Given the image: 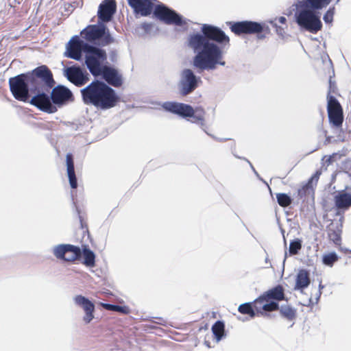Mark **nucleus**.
I'll return each mask as SVG.
<instances>
[{
    "label": "nucleus",
    "instance_id": "nucleus-42",
    "mask_svg": "<svg viewBox=\"0 0 351 351\" xmlns=\"http://www.w3.org/2000/svg\"><path fill=\"white\" fill-rule=\"evenodd\" d=\"M321 295V291H319V296Z\"/></svg>",
    "mask_w": 351,
    "mask_h": 351
},
{
    "label": "nucleus",
    "instance_id": "nucleus-16",
    "mask_svg": "<svg viewBox=\"0 0 351 351\" xmlns=\"http://www.w3.org/2000/svg\"><path fill=\"white\" fill-rule=\"evenodd\" d=\"M75 304L80 306L84 311V315L83 317V321L86 324L90 323L95 317V305L88 298L78 295L73 298Z\"/></svg>",
    "mask_w": 351,
    "mask_h": 351
},
{
    "label": "nucleus",
    "instance_id": "nucleus-23",
    "mask_svg": "<svg viewBox=\"0 0 351 351\" xmlns=\"http://www.w3.org/2000/svg\"><path fill=\"white\" fill-rule=\"evenodd\" d=\"M341 226L338 223H330L328 226V237L334 243L337 244L340 241Z\"/></svg>",
    "mask_w": 351,
    "mask_h": 351
},
{
    "label": "nucleus",
    "instance_id": "nucleus-7",
    "mask_svg": "<svg viewBox=\"0 0 351 351\" xmlns=\"http://www.w3.org/2000/svg\"><path fill=\"white\" fill-rule=\"evenodd\" d=\"M10 90L14 98L21 101H27L29 97V88L32 89V84L28 80L27 74H21L9 80Z\"/></svg>",
    "mask_w": 351,
    "mask_h": 351
},
{
    "label": "nucleus",
    "instance_id": "nucleus-40",
    "mask_svg": "<svg viewBox=\"0 0 351 351\" xmlns=\"http://www.w3.org/2000/svg\"><path fill=\"white\" fill-rule=\"evenodd\" d=\"M250 166L252 167V169L254 170V171L256 173V172L255 171L254 169V167H252V165L250 164Z\"/></svg>",
    "mask_w": 351,
    "mask_h": 351
},
{
    "label": "nucleus",
    "instance_id": "nucleus-36",
    "mask_svg": "<svg viewBox=\"0 0 351 351\" xmlns=\"http://www.w3.org/2000/svg\"><path fill=\"white\" fill-rule=\"evenodd\" d=\"M279 23H282V24H284L286 23L287 21V19L285 16H280L278 19Z\"/></svg>",
    "mask_w": 351,
    "mask_h": 351
},
{
    "label": "nucleus",
    "instance_id": "nucleus-19",
    "mask_svg": "<svg viewBox=\"0 0 351 351\" xmlns=\"http://www.w3.org/2000/svg\"><path fill=\"white\" fill-rule=\"evenodd\" d=\"M333 200L335 207L340 211L344 212L351 207V193L344 190L337 191Z\"/></svg>",
    "mask_w": 351,
    "mask_h": 351
},
{
    "label": "nucleus",
    "instance_id": "nucleus-8",
    "mask_svg": "<svg viewBox=\"0 0 351 351\" xmlns=\"http://www.w3.org/2000/svg\"><path fill=\"white\" fill-rule=\"evenodd\" d=\"M28 80L32 84V88L34 89L40 88L43 85H45L47 88H51L54 84L52 73L45 66L43 65L34 69L32 72L26 73Z\"/></svg>",
    "mask_w": 351,
    "mask_h": 351
},
{
    "label": "nucleus",
    "instance_id": "nucleus-15",
    "mask_svg": "<svg viewBox=\"0 0 351 351\" xmlns=\"http://www.w3.org/2000/svg\"><path fill=\"white\" fill-rule=\"evenodd\" d=\"M29 103L47 113H54L57 111L56 107L53 105L49 97L45 93L36 94L32 98Z\"/></svg>",
    "mask_w": 351,
    "mask_h": 351
},
{
    "label": "nucleus",
    "instance_id": "nucleus-11",
    "mask_svg": "<svg viewBox=\"0 0 351 351\" xmlns=\"http://www.w3.org/2000/svg\"><path fill=\"white\" fill-rule=\"evenodd\" d=\"M52 103L60 108L74 101L72 92L64 86H57L52 89L51 93Z\"/></svg>",
    "mask_w": 351,
    "mask_h": 351
},
{
    "label": "nucleus",
    "instance_id": "nucleus-27",
    "mask_svg": "<svg viewBox=\"0 0 351 351\" xmlns=\"http://www.w3.org/2000/svg\"><path fill=\"white\" fill-rule=\"evenodd\" d=\"M68 247H69V244H60L55 245L52 249L53 254L57 258L64 260Z\"/></svg>",
    "mask_w": 351,
    "mask_h": 351
},
{
    "label": "nucleus",
    "instance_id": "nucleus-24",
    "mask_svg": "<svg viewBox=\"0 0 351 351\" xmlns=\"http://www.w3.org/2000/svg\"><path fill=\"white\" fill-rule=\"evenodd\" d=\"M68 249L66 250L64 261H74L77 260L81 255L82 252L80 247L69 244Z\"/></svg>",
    "mask_w": 351,
    "mask_h": 351
},
{
    "label": "nucleus",
    "instance_id": "nucleus-33",
    "mask_svg": "<svg viewBox=\"0 0 351 351\" xmlns=\"http://www.w3.org/2000/svg\"><path fill=\"white\" fill-rule=\"evenodd\" d=\"M302 248V242L300 239H295L290 243L289 253L291 254H296Z\"/></svg>",
    "mask_w": 351,
    "mask_h": 351
},
{
    "label": "nucleus",
    "instance_id": "nucleus-2",
    "mask_svg": "<svg viewBox=\"0 0 351 351\" xmlns=\"http://www.w3.org/2000/svg\"><path fill=\"white\" fill-rule=\"evenodd\" d=\"M67 56L76 60L81 58L82 51L86 53V64L90 72L95 76L103 75L104 79L112 86H118L121 84V78L114 69L104 66L106 60L104 51L90 46L77 36L73 37L66 47Z\"/></svg>",
    "mask_w": 351,
    "mask_h": 351
},
{
    "label": "nucleus",
    "instance_id": "nucleus-38",
    "mask_svg": "<svg viewBox=\"0 0 351 351\" xmlns=\"http://www.w3.org/2000/svg\"><path fill=\"white\" fill-rule=\"evenodd\" d=\"M265 263H268V265H269L268 266H267V267H271V263L269 262V258H268L267 256L265 258Z\"/></svg>",
    "mask_w": 351,
    "mask_h": 351
},
{
    "label": "nucleus",
    "instance_id": "nucleus-4",
    "mask_svg": "<svg viewBox=\"0 0 351 351\" xmlns=\"http://www.w3.org/2000/svg\"><path fill=\"white\" fill-rule=\"evenodd\" d=\"M85 104L103 110L116 106L119 97L115 91L105 83L96 81L81 90Z\"/></svg>",
    "mask_w": 351,
    "mask_h": 351
},
{
    "label": "nucleus",
    "instance_id": "nucleus-1",
    "mask_svg": "<svg viewBox=\"0 0 351 351\" xmlns=\"http://www.w3.org/2000/svg\"><path fill=\"white\" fill-rule=\"evenodd\" d=\"M202 34L192 33L187 38V46L195 53L193 66L197 69L215 70L218 65L225 66L223 51L215 42L228 45L230 38L220 28L208 24L202 26Z\"/></svg>",
    "mask_w": 351,
    "mask_h": 351
},
{
    "label": "nucleus",
    "instance_id": "nucleus-13",
    "mask_svg": "<svg viewBox=\"0 0 351 351\" xmlns=\"http://www.w3.org/2000/svg\"><path fill=\"white\" fill-rule=\"evenodd\" d=\"M199 78L189 69H184L180 73L179 86L183 95H187L197 86Z\"/></svg>",
    "mask_w": 351,
    "mask_h": 351
},
{
    "label": "nucleus",
    "instance_id": "nucleus-32",
    "mask_svg": "<svg viewBox=\"0 0 351 351\" xmlns=\"http://www.w3.org/2000/svg\"><path fill=\"white\" fill-rule=\"evenodd\" d=\"M278 204L283 207L289 206L291 202V197L285 193H278L276 195Z\"/></svg>",
    "mask_w": 351,
    "mask_h": 351
},
{
    "label": "nucleus",
    "instance_id": "nucleus-22",
    "mask_svg": "<svg viewBox=\"0 0 351 351\" xmlns=\"http://www.w3.org/2000/svg\"><path fill=\"white\" fill-rule=\"evenodd\" d=\"M310 284V278L308 273L304 269L300 270L296 276L295 285L294 289L297 290H302L306 288Z\"/></svg>",
    "mask_w": 351,
    "mask_h": 351
},
{
    "label": "nucleus",
    "instance_id": "nucleus-35",
    "mask_svg": "<svg viewBox=\"0 0 351 351\" xmlns=\"http://www.w3.org/2000/svg\"><path fill=\"white\" fill-rule=\"evenodd\" d=\"M335 14V8H330L324 16V21L326 23H331L333 20V16Z\"/></svg>",
    "mask_w": 351,
    "mask_h": 351
},
{
    "label": "nucleus",
    "instance_id": "nucleus-10",
    "mask_svg": "<svg viewBox=\"0 0 351 351\" xmlns=\"http://www.w3.org/2000/svg\"><path fill=\"white\" fill-rule=\"evenodd\" d=\"M82 36L87 41L92 42L96 39L104 37V43L108 44L112 41L106 27L104 25H90L81 32Z\"/></svg>",
    "mask_w": 351,
    "mask_h": 351
},
{
    "label": "nucleus",
    "instance_id": "nucleus-6",
    "mask_svg": "<svg viewBox=\"0 0 351 351\" xmlns=\"http://www.w3.org/2000/svg\"><path fill=\"white\" fill-rule=\"evenodd\" d=\"M284 298L282 287H276L257 298L254 302V307L256 311L261 314L263 312H269L278 308V301Z\"/></svg>",
    "mask_w": 351,
    "mask_h": 351
},
{
    "label": "nucleus",
    "instance_id": "nucleus-34",
    "mask_svg": "<svg viewBox=\"0 0 351 351\" xmlns=\"http://www.w3.org/2000/svg\"><path fill=\"white\" fill-rule=\"evenodd\" d=\"M269 23L274 27H276V31L278 36L282 39H286L289 37V34H287L285 29L280 26H277L276 23L274 21H269Z\"/></svg>",
    "mask_w": 351,
    "mask_h": 351
},
{
    "label": "nucleus",
    "instance_id": "nucleus-12",
    "mask_svg": "<svg viewBox=\"0 0 351 351\" xmlns=\"http://www.w3.org/2000/svg\"><path fill=\"white\" fill-rule=\"evenodd\" d=\"M328 114L330 122L335 127H339L343 123V110L339 101L333 97L327 96Z\"/></svg>",
    "mask_w": 351,
    "mask_h": 351
},
{
    "label": "nucleus",
    "instance_id": "nucleus-5",
    "mask_svg": "<svg viewBox=\"0 0 351 351\" xmlns=\"http://www.w3.org/2000/svg\"><path fill=\"white\" fill-rule=\"evenodd\" d=\"M162 108L167 111L181 117L192 118L191 122L199 124L208 134L206 130L205 111L202 108L198 107L193 109L189 105L176 102H165Z\"/></svg>",
    "mask_w": 351,
    "mask_h": 351
},
{
    "label": "nucleus",
    "instance_id": "nucleus-25",
    "mask_svg": "<svg viewBox=\"0 0 351 351\" xmlns=\"http://www.w3.org/2000/svg\"><path fill=\"white\" fill-rule=\"evenodd\" d=\"M212 331L216 341L219 342L224 336V324L221 322H217L212 327Z\"/></svg>",
    "mask_w": 351,
    "mask_h": 351
},
{
    "label": "nucleus",
    "instance_id": "nucleus-17",
    "mask_svg": "<svg viewBox=\"0 0 351 351\" xmlns=\"http://www.w3.org/2000/svg\"><path fill=\"white\" fill-rule=\"evenodd\" d=\"M116 11L114 0H104L99 6L98 17L102 22H108Z\"/></svg>",
    "mask_w": 351,
    "mask_h": 351
},
{
    "label": "nucleus",
    "instance_id": "nucleus-26",
    "mask_svg": "<svg viewBox=\"0 0 351 351\" xmlns=\"http://www.w3.org/2000/svg\"><path fill=\"white\" fill-rule=\"evenodd\" d=\"M83 257H84V264L88 267H93L95 265V256L93 251L89 249L84 248L83 250Z\"/></svg>",
    "mask_w": 351,
    "mask_h": 351
},
{
    "label": "nucleus",
    "instance_id": "nucleus-14",
    "mask_svg": "<svg viewBox=\"0 0 351 351\" xmlns=\"http://www.w3.org/2000/svg\"><path fill=\"white\" fill-rule=\"evenodd\" d=\"M230 29L236 34H254L261 32L263 27L261 23L253 21H241L237 23H230Z\"/></svg>",
    "mask_w": 351,
    "mask_h": 351
},
{
    "label": "nucleus",
    "instance_id": "nucleus-28",
    "mask_svg": "<svg viewBox=\"0 0 351 351\" xmlns=\"http://www.w3.org/2000/svg\"><path fill=\"white\" fill-rule=\"evenodd\" d=\"M101 306L104 308L110 311H117L123 314H128L130 312L129 307L126 306H117L106 303H100Z\"/></svg>",
    "mask_w": 351,
    "mask_h": 351
},
{
    "label": "nucleus",
    "instance_id": "nucleus-30",
    "mask_svg": "<svg viewBox=\"0 0 351 351\" xmlns=\"http://www.w3.org/2000/svg\"><path fill=\"white\" fill-rule=\"evenodd\" d=\"M338 259L337 254L335 252H330L323 256V263L326 265L332 266Z\"/></svg>",
    "mask_w": 351,
    "mask_h": 351
},
{
    "label": "nucleus",
    "instance_id": "nucleus-39",
    "mask_svg": "<svg viewBox=\"0 0 351 351\" xmlns=\"http://www.w3.org/2000/svg\"><path fill=\"white\" fill-rule=\"evenodd\" d=\"M286 257H287V252L285 253V259L283 260V264H285V260H286Z\"/></svg>",
    "mask_w": 351,
    "mask_h": 351
},
{
    "label": "nucleus",
    "instance_id": "nucleus-29",
    "mask_svg": "<svg viewBox=\"0 0 351 351\" xmlns=\"http://www.w3.org/2000/svg\"><path fill=\"white\" fill-rule=\"evenodd\" d=\"M282 315L289 319H292L295 316V311L289 305H284L280 307Z\"/></svg>",
    "mask_w": 351,
    "mask_h": 351
},
{
    "label": "nucleus",
    "instance_id": "nucleus-41",
    "mask_svg": "<svg viewBox=\"0 0 351 351\" xmlns=\"http://www.w3.org/2000/svg\"><path fill=\"white\" fill-rule=\"evenodd\" d=\"M319 289H320L323 288V286H322L321 284L319 285Z\"/></svg>",
    "mask_w": 351,
    "mask_h": 351
},
{
    "label": "nucleus",
    "instance_id": "nucleus-20",
    "mask_svg": "<svg viewBox=\"0 0 351 351\" xmlns=\"http://www.w3.org/2000/svg\"><path fill=\"white\" fill-rule=\"evenodd\" d=\"M128 1L134 11L142 16L150 14L154 6V0H128Z\"/></svg>",
    "mask_w": 351,
    "mask_h": 351
},
{
    "label": "nucleus",
    "instance_id": "nucleus-18",
    "mask_svg": "<svg viewBox=\"0 0 351 351\" xmlns=\"http://www.w3.org/2000/svg\"><path fill=\"white\" fill-rule=\"evenodd\" d=\"M64 73L67 79L76 86H82L88 81L86 75L80 67H69L65 69Z\"/></svg>",
    "mask_w": 351,
    "mask_h": 351
},
{
    "label": "nucleus",
    "instance_id": "nucleus-37",
    "mask_svg": "<svg viewBox=\"0 0 351 351\" xmlns=\"http://www.w3.org/2000/svg\"><path fill=\"white\" fill-rule=\"evenodd\" d=\"M318 178H319V173H316V174H315V175H314V176L311 178V180H310V182H309V184H310L311 182H312L313 180H316V181H317V180H318Z\"/></svg>",
    "mask_w": 351,
    "mask_h": 351
},
{
    "label": "nucleus",
    "instance_id": "nucleus-3",
    "mask_svg": "<svg viewBox=\"0 0 351 351\" xmlns=\"http://www.w3.org/2000/svg\"><path fill=\"white\" fill-rule=\"evenodd\" d=\"M332 0H298L293 5L295 8L294 17L296 23L303 29L311 33L321 30L322 23L319 12L316 10L326 7Z\"/></svg>",
    "mask_w": 351,
    "mask_h": 351
},
{
    "label": "nucleus",
    "instance_id": "nucleus-31",
    "mask_svg": "<svg viewBox=\"0 0 351 351\" xmlns=\"http://www.w3.org/2000/svg\"><path fill=\"white\" fill-rule=\"evenodd\" d=\"M239 311L242 314H247L251 317H254L255 316L254 311L250 303L241 304L239 306Z\"/></svg>",
    "mask_w": 351,
    "mask_h": 351
},
{
    "label": "nucleus",
    "instance_id": "nucleus-9",
    "mask_svg": "<svg viewBox=\"0 0 351 351\" xmlns=\"http://www.w3.org/2000/svg\"><path fill=\"white\" fill-rule=\"evenodd\" d=\"M154 14L158 19L167 24L182 26L186 23L181 16L162 5H156Z\"/></svg>",
    "mask_w": 351,
    "mask_h": 351
},
{
    "label": "nucleus",
    "instance_id": "nucleus-21",
    "mask_svg": "<svg viewBox=\"0 0 351 351\" xmlns=\"http://www.w3.org/2000/svg\"><path fill=\"white\" fill-rule=\"evenodd\" d=\"M66 169H67V175L69 180V184L72 189H75L77 186V180L75 177V173L74 171V164L72 158V155L70 154H66Z\"/></svg>",
    "mask_w": 351,
    "mask_h": 351
}]
</instances>
